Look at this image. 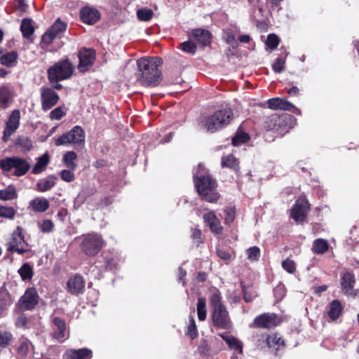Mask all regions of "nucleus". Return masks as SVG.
I'll list each match as a JSON object with an SVG mask.
<instances>
[{
    "instance_id": "f257e3e1",
    "label": "nucleus",
    "mask_w": 359,
    "mask_h": 359,
    "mask_svg": "<svg viewBox=\"0 0 359 359\" xmlns=\"http://www.w3.org/2000/svg\"><path fill=\"white\" fill-rule=\"evenodd\" d=\"M162 65L160 57H145L137 61L140 76L138 81L143 86H156L160 83L161 73L158 67Z\"/></svg>"
},
{
    "instance_id": "f03ea898",
    "label": "nucleus",
    "mask_w": 359,
    "mask_h": 359,
    "mask_svg": "<svg viewBox=\"0 0 359 359\" xmlns=\"http://www.w3.org/2000/svg\"><path fill=\"white\" fill-rule=\"evenodd\" d=\"M195 186L201 198L210 203H214L219 198L216 190V182L208 175L204 166L199 163L194 173Z\"/></svg>"
},
{
    "instance_id": "7ed1b4c3",
    "label": "nucleus",
    "mask_w": 359,
    "mask_h": 359,
    "mask_svg": "<svg viewBox=\"0 0 359 359\" xmlns=\"http://www.w3.org/2000/svg\"><path fill=\"white\" fill-rule=\"evenodd\" d=\"M210 303L212 310L211 316L214 325L222 329L229 328L231 320L229 312L222 302L221 294L218 290L212 293L210 297Z\"/></svg>"
},
{
    "instance_id": "20e7f679",
    "label": "nucleus",
    "mask_w": 359,
    "mask_h": 359,
    "mask_svg": "<svg viewBox=\"0 0 359 359\" xmlns=\"http://www.w3.org/2000/svg\"><path fill=\"white\" fill-rule=\"evenodd\" d=\"M233 118L230 108L219 109L205 118L204 127L209 132L214 133L228 125Z\"/></svg>"
},
{
    "instance_id": "39448f33",
    "label": "nucleus",
    "mask_w": 359,
    "mask_h": 359,
    "mask_svg": "<svg viewBox=\"0 0 359 359\" xmlns=\"http://www.w3.org/2000/svg\"><path fill=\"white\" fill-rule=\"evenodd\" d=\"M295 121L294 117L288 114H273L265 121L264 128L267 130L276 131L279 133H286L287 128H293Z\"/></svg>"
},
{
    "instance_id": "423d86ee",
    "label": "nucleus",
    "mask_w": 359,
    "mask_h": 359,
    "mask_svg": "<svg viewBox=\"0 0 359 359\" xmlns=\"http://www.w3.org/2000/svg\"><path fill=\"white\" fill-rule=\"evenodd\" d=\"M74 67L67 59L60 60L48 69V78L50 82H57L69 79Z\"/></svg>"
},
{
    "instance_id": "0eeeda50",
    "label": "nucleus",
    "mask_w": 359,
    "mask_h": 359,
    "mask_svg": "<svg viewBox=\"0 0 359 359\" xmlns=\"http://www.w3.org/2000/svg\"><path fill=\"white\" fill-rule=\"evenodd\" d=\"M0 168L4 172L14 169V175L20 177L25 175L30 169V164L25 158L20 157H7L0 159Z\"/></svg>"
},
{
    "instance_id": "6e6552de",
    "label": "nucleus",
    "mask_w": 359,
    "mask_h": 359,
    "mask_svg": "<svg viewBox=\"0 0 359 359\" xmlns=\"http://www.w3.org/2000/svg\"><path fill=\"white\" fill-rule=\"evenodd\" d=\"M85 142V133L81 126H76L68 133L63 134L55 140L56 146L73 144L74 147L82 146Z\"/></svg>"
},
{
    "instance_id": "1a4fd4ad",
    "label": "nucleus",
    "mask_w": 359,
    "mask_h": 359,
    "mask_svg": "<svg viewBox=\"0 0 359 359\" xmlns=\"http://www.w3.org/2000/svg\"><path fill=\"white\" fill-rule=\"evenodd\" d=\"M28 246V243L25 241L23 235V229L20 226H17L11 235L10 241L6 243L7 251L23 255L29 250Z\"/></svg>"
},
{
    "instance_id": "9d476101",
    "label": "nucleus",
    "mask_w": 359,
    "mask_h": 359,
    "mask_svg": "<svg viewBox=\"0 0 359 359\" xmlns=\"http://www.w3.org/2000/svg\"><path fill=\"white\" fill-rule=\"evenodd\" d=\"M104 243V242L101 235L91 233L83 236L81 248L86 255L93 256L100 251Z\"/></svg>"
},
{
    "instance_id": "9b49d317",
    "label": "nucleus",
    "mask_w": 359,
    "mask_h": 359,
    "mask_svg": "<svg viewBox=\"0 0 359 359\" xmlns=\"http://www.w3.org/2000/svg\"><path fill=\"white\" fill-rule=\"evenodd\" d=\"M39 302L37 291L34 287L27 288L18 302V307L23 311L33 309Z\"/></svg>"
},
{
    "instance_id": "f8f14e48",
    "label": "nucleus",
    "mask_w": 359,
    "mask_h": 359,
    "mask_svg": "<svg viewBox=\"0 0 359 359\" xmlns=\"http://www.w3.org/2000/svg\"><path fill=\"white\" fill-rule=\"evenodd\" d=\"M278 323L279 320L276 314L266 313L257 316L250 327L253 328L271 329L276 327Z\"/></svg>"
},
{
    "instance_id": "ddd939ff",
    "label": "nucleus",
    "mask_w": 359,
    "mask_h": 359,
    "mask_svg": "<svg viewBox=\"0 0 359 359\" xmlns=\"http://www.w3.org/2000/svg\"><path fill=\"white\" fill-rule=\"evenodd\" d=\"M78 57L79 59L78 69L81 72H85L94 64L96 53L92 48H82L79 50Z\"/></svg>"
},
{
    "instance_id": "4468645a",
    "label": "nucleus",
    "mask_w": 359,
    "mask_h": 359,
    "mask_svg": "<svg viewBox=\"0 0 359 359\" xmlns=\"http://www.w3.org/2000/svg\"><path fill=\"white\" fill-rule=\"evenodd\" d=\"M309 210L308 201L304 198H299L291 210V217L297 222H303Z\"/></svg>"
},
{
    "instance_id": "2eb2a0df",
    "label": "nucleus",
    "mask_w": 359,
    "mask_h": 359,
    "mask_svg": "<svg viewBox=\"0 0 359 359\" xmlns=\"http://www.w3.org/2000/svg\"><path fill=\"white\" fill-rule=\"evenodd\" d=\"M67 24L57 19L50 28L42 36V41L46 44H50L56 38H60L66 30Z\"/></svg>"
},
{
    "instance_id": "dca6fc26",
    "label": "nucleus",
    "mask_w": 359,
    "mask_h": 359,
    "mask_svg": "<svg viewBox=\"0 0 359 359\" xmlns=\"http://www.w3.org/2000/svg\"><path fill=\"white\" fill-rule=\"evenodd\" d=\"M20 111L13 110L9 116L4 130L3 140L7 142L11 136L17 130L20 126Z\"/></svg>"
},
{
    "instance_id": "f3484780",
    "label": "nucleus",
    "mask_w": 359,
    "mask_h": 359,
    "mask_svg": "<svg viewBox=\"0 0 359 359\" xmlns=\"http://www.w3.org/2000/svg\"><path fill=\"white\" fill-rule=\"evenodd\" d=\"M41 100L42 109L48 111L57 103L59 96L53 89L44 88L41 91Z\"/></svg>"
},
{
    "instance_id": "a211bd4d",
    "label": "nucleus",
    "mask_w": 359,
    "mask_h": 359,
    "mask_svg": "<svg viewBox=\"0 0 359 359\" xmlns=\"http://www.w3.org/2000/svg\"><path fill=\"white\" fill-rule=\"evenodd\" d=\"M268 107L273 110H285V111H291L292 109H294V112L297 114H301V110L294 107V105L288 102L287 100L280 98V97H274L267 100Z\"/></svg>"
},
{
    "instance_id": "6ab92c4d",
    "label": "nucleus",
    "mask_w": 359,
    "mask_h": 359,
    "mask_svg": "<svg viewBox=\"0 0 359 359\" xmlns=\"http://www.w3.org/2000/svg\"><path fill=\"white\" fill-rule=\"evenodd\" d=\"M80 18L84 23L93 25L100 18V13L95 8L84 6L80 11Z\"/></svg>"
},
{
    "instance_id": "aec40b11",
    "label": "nucleus",
    "mask_w": 359,
    "mask_h": 359,
    "mask_svg": "<svg viewBox=\"0 0 359 359\" xmlns=\"http://www.w3.org/2000/svg\"><path fill=\"white\" fill-rule=\"evenodd\" d=\"M67 286L69 292L72 294H78L83 292L85 282L81 275L76 274L68 280Z\"/></svg>"
},
{
    "instance_id": "412c9836",
    "label": "nucleus",
    "mask_w": 359,
    "mask_h": 359,
    "mask_svg": "<svg viewBox=\"0 0 359 359\" xmlns=\"http://www.w3.org/2000/svg\"><path fill=\"white\" fill-rule=\"evenodd\" d=\"M355 282L354 275L351 272L347 271L343 274L341 280V286L346 294L353 297L356 295L353 290Z\"/></svg>"
},
{
    "instance_id": "4be33fe9",
    "label": "nucleus",
    "mask_w": 359,
    "mask_h": 359,
    "mask_svg": "<svg viewBox=\"0 0 359 359\" xmlns=\"http://www.w3.org/2000/svg\"><path fill=\"white\" fill-rule=\"evenodd\" d=\"M54 330L53 337L58 341L62 342L66 338V323L65 320L55 317L53 318Z\"/></svg>"
},
{
    "instance_id": "5701e85b",
    "label": "nucleus",
    "mask_w": 359,
    "mask_h": 359,
    "mask_svg": "<svg viewBox=\"0 0 359 359\" xmlns=\"http://www.w3.org/2000/svg\"><path fill=\"white\" fill-rule=\"evenodd\" d=\"M211 33L204 29H194L192 30L190 37L197 41L203 46H208L210 43Z\"/></svg>"
},
{
    "instance_id": "b1692460",
    "label": "nucleus",
    "mask_w": 359,
    "mask_h": 359,
    "mask_svg": "<svg viewBox=\"0 0 359 359\" xmlns=\"http://www.w3.org/2000/svg\"><path fill=\"white\" fill-rule=\"evenodd\" d=\"M33 349L34 346L29 340L22 339L18 348V356L20 359H29L32 358Z\"/></svg>"
},
{
    "instance_id": "393cba45",
    "label": "nucleus",
    "mask_w": 359,
    "mask_h": 359,
    "mask_svg": "<svg viewBox=\"0 0 359 359\" xmlns=\"http://www.w3.org/2000/svg\"><path fill=\"white\" fill-rule=\"evenodd\" d=\"M92 351L87 348L69 349L65 352V359H91Z\"/></svg>"
},
{
    "instance_id": "a878e982",
    "label": "nucleus",
    "mask_w": 359,
    "mask_h": 359,
    "mask_svg": "<svg viewBox=\"0 0 359 359\" xmlns=\"http://www.w3.org/2000/svg\"><path fill=\"white\" fill-rule=\"evenodd\" d=\"M49 207V201L46 198L36 197L29 201L28 209L35 212H44Z\"/></svg>"
},
{
    "instance_id": "bb28decb",
    "label": "nucleus",
    "mask_w": 359,
    "mask_h": 359,
    "mask_svg": "<svg viewBox=\"0 0 359 359\" xmlns=\"http://www.w3.org/2000/svg\"><path fill=\"white\" fill-rule=\"evenodd\" d=\"M204 221L208 224L211 231L216 234H219L222 231V226L219 220L217 218L213 212H209L203 215Z\"/></svg>"
},
{
    "instance_id": "cd10ccee",
    "label": "nucleus",
    "mask_w": 359,
    "mask_h": 359,
    "mask_svg": "<svg viewBox=\"0 0 359 359\" xmlns=\"http://www.w3.org/2000/svg\"><path fill=\"white\" fill-rule=\"evenodd\" d=\"M342 312V305L338 299L332 301L327 306V313L332 320H336L339 318Z\"/></svg>"
},
{
    "instance_id": "c85d7f7f",
    "label": "nucleus",
    "mask_w": 359,
    "mask_h": 359,
    "mask_svg": "<svg viewBox=\"0 0 359 359\" xmlns=\"http://www.w3.org/2000/svg\"><path fill=\"white\" fill-rule=\"evenodd\" d=\"M13 97V93L8 87L3 86L0 88V110L8 107L9 102Z\"/></svg>"
},
{
    "instance_id": "c756f323",
    "label": "nucleus",
    "mask_w": 359,
    "mask_h": 359,
    "mask_svg": "<svg viewBox=\"0 0 359 359\" xmlns=\"http://www.w3.org/2000/svg\"><path fill=\"white\" fill-rule=\"evenodd\" d=\"M56 179L54 175H49L39 181L36 184L39 191L45 192L52 189L55 185Z\"/></svg>"
},
{
    "instance_id": "7c9ffc66",
    "label": "nucleus",
    "mask_w": 359,
    "mask_h": 359,
    "mask_svg": "<svg viewBox=\"0 0 359 359\" xmlns=\"http://www.w3.org/2000/svg\"><path fill=\"white\" fill-rule=\"evenodd\" d=\"M49 163V156L47 153L44 154L43 156L39 157L37 158V161L34 166L32 172L34 175L39 174L42 172L46 165Z\"/></svg>"
},
{
    "instance_id": "2f4dec72",
    "label": "nucleus",
    "mask_w": 359,
    "mask_h": 359,
    "mask_svg": "<svg viewBox=\"0 0 359 359\" xmlns=\"http://www.w3.org/2000/svg\"><path fill=\"white\" fill-rule=\"evenodd\" d=\"M17 58V53L15 51H11L0 57V62L2 65L11 67L15 65Z\"/></svg>"
},
{
    "instance_id": "473e14b6",
    "label": "nucleus",
    "mask_w": 359,
    "mask_h": 359,
    "mask_svg": "<svg viewBox=\"0 0 359 359\" xmlns=\"http://www.w3.org/2000/svg\"><path fill=\"white\" fill-rule=\"evenodd\" d=\"M20 30L25 38L29 39L34 33V28L32 24V20L25 18L22 20Z\"/></svg>"
},
{
    "instance_id": "72a5a7b5",
    "label": "nucleus",
    "mask_w": 359,
    "mask_h": 359,
    "mask_svg": "<svg viewBox=\"0 0 359 359\" xmlns=\"http://www.w3.org/2000/svg\"><path fill=\"white\" fill-rule=\"evenodd\" d=\"M222 337L231 349H233L238 353L242 352V344L236 338L229 334L222 335Z\"/></svg>"
},
{
    "instance_id": "f704fd0d",
    "label": "nucleus",
    "mask_w": 359,
    "mask_h": 359,
    "mask_svg": "<svg viewBox=\"0 0 359 359\" xmlns=\"http://www.w3.org/2000/svg\"><path fill=\"white\" fill-rule=\"evenodd\" d=\"M222 165L223 167H227L233 169L235 172L239 170L238 160L232 155L229 154L222 158Z\"/></svg>"
},
{
    "instance_id": "c9c22d12",
    "label": "nucleus",
    "mask_w": 359,
    "mask_h": 359,
    "mask_svg": "<svg viewBox=\"0 0 359 359\" xmlns=\"http://www.w3.org/2000/svg\"><path fill=\"white\" fill-rule=\"evenodd\" d=\"M18 273L22 280H31L34 275L33 269L29 263H25L18 269Z\"/></svg>"
},
{
    "instance_id": "e433bc0d",
    "label": "nucleus",
    "mask_w": 359,
    "mask_h": 359,
    "mask_svg": "<svg viewBox=\"0 0 359 359\" xmlns=\"http://www.w3.org/2000/svg\"><path fill=\"white\" fill-rule=\"evenodd\" d=\"M328 250V243L326 240L316 239L313 244L312 250L316 254H323Z\"/></svg>"
},
{
    "instance_id": "4c0bfd02",
    "label": "nucleus",
    "mask_w": 359,
    "mask_h": 359,
    "mask_svg": "<svg viewBox=\"0 0 359 359\" xmlns=\"http://www.w3.org/2000/svg\"><path fill=\"white\" fill-rule=\"evenodd\" d=\"M17 197L15 188L9 185L5 189L0 190V199L2 201H11Z\"/></svg>"
},
{
    "instance_id": "58836bf2",
    "label": "nucleus",
    "mask_w": 359,
    "mask_h": 359,
    "mask_svg": "<svg viewBox=\"0 0 359 359\" xmlns=\"http://www.w3.org/2000/svg\"><path fill=\"white\" fill-rule=\"evenodd\" d=\"M16 214V210L13 207L0 206V222L3 219H13Z\"/></svg>"
},
{
    "instance_id": "ea45409f",
    "label": "nucleus",
    "mask_w": 359,
    "mask_h": 359,
    "mask_svg": "<svg viewBox=\"0 0 359 359\" xmlns=\"http://www.w3.org/2000/svg\"><path fill=\"white\" fill-rule=\"evenodd\" d=\"M76 157L77 155L74 151H67L64 154L63 161L69 169L74 170L76 168V164L74 163Z\"/></svg>"
},
{
    "instance_id": "a19ab883",
    "label": "nucleus",
    "mask_w": 359,
    "mask_h": 359,
    "mask_svg": "<svg viewBox=\"0 0 359 359\" xmlns=\"http://www.w3.org/2000/svg\"><path fill=\"white\" fill-rule=\"evenodd\" d=\"M206 302L203 297L198 299L197 302V313L199 320H205L206 318Z\"/></svg>"
},
{
    "instance_id": "79ce46f5",
    "label": "nucleus",
    "mask_w": 359,
    "mask_h": 359,
    "mask_svg": "<svg viewBox=\"0 0 359 359\" xmlns=\"http://www.w3.org/2000/svg\"><path fill=\"white\" fill-rule=\"evenodd\" d=\"M154 12L150 8H142L137 11V17L140 21H149L152 18Z\"/></svg>"
},
{
    "instance_id": "37998d69",
    "label": "nucleus",
    "mask_w": 359,
    "mask_h": 359,
    "mask_svg": "<svg viewBox=\"0 0 359 359\" xmlns=\"http://www.w3.org/2000/svg\"><path fill=\"white\" fill-rule=\"evenodd\" d=\"M187 334L192 339H195L198 336L196 322L194 317L191 316H190L189 318V325L187 327Z\"/></svg>"
},
{
    "instance_id": "c03bdc74",
    "label": "nucleus",
    "mask_w": 359,
    "mask_h": 359,
    "mask_svg": "<svg viewBox=\"0 0 359 359\" xmlns=\"http://www.w3.org/2000/svg\"><path fill=\"white\" fill-rule=\"evenodd\" d=\"M250 137L243 132H238L237 134L232 139V144L233 146H239L241 144L245 143Z\"/></svg>"
},
{
    "instance_id": "a18cd8bd",
    "label": "nucleus",
    "mask_w": 359,
    "mask_h": 359,
    "mask_svg": "<svg viewBox=\"0 0 359 359\" xmlns=\"http://www.w3.org/2000/svg\"><path fill=\"white\" fill-rule=\"evenodd\" d=\"M266 343L269 347H272L276 345H283L284 341L278 334H273L268 336L266 338Z\"/></svg>"
},
{
    "instance_id": "49530a36",
    "label": "nucleus",
    "mask_w": 359,
    "mask_h": 359,
    "mask_svg": "<svg viewBox=\"0 0 359 359\" xmlns=\"http://www.w3.org/2000/svg\"><path fill=\"white\" fill-rule=\"evenodd\" d=\"M246 255L250 261H257L260 257V250L257 246L251 247L246 250Z\"/></svg>"
},
{
    "instance_id": "de8ad7c7",
    "label": "nucleus",
    "mask_w": 359,
    "mask_h": 359,
    "mask_svg": "<svg viewBox=\"0 0 359 359\" xmlns=\"http://www.w3.org/2000/svg\"><path fill=\"white\" fill-rule=\"evenodd\" d=\"M279 41L280 40L277 35L275 34H270L267 36L266 45L271 50H274L278 46Z\"/></svg>"
},
{
    "instance_id": "09e8293b",
    "label": "nucleus",
    "mask_w": 359,
    "mask_h": 359,
    "mask_svg": "<svg viewBox=\"0 0 359 359\" xmlns=\"http://www.w3.org/2000/svg\"><path fill=\"white\" fill-rule=\"evenodd\" d=\"M183 51L191 54H194L196 52V46L194 42L191 41H184L180 45Z\"/></svg>"
},
{
    "instance_id": "8fccbe9b",
    "label": "nucleus",
    "mask_w": 359,
    "mask_h": 359,
    "mask_svg": "<svg viewBox=\"0 0 359 359\" xmlns=\"http://www.w3.org/2000/svg\"><path fill=\"white\" fill-rule=\"evenodd\" d=\"M65 114L62 107H57L50 112L49 117L51 120H60Z\"/></svg>"
},
{
    "instance_id": "3c124183",
    "label": "nucleus",
    "mask_w": 359,
    "mask_h": 359,
    "mask_svg": "<svg viewBox=\"0 0 359 359\" xmlns=\"http://www.w3.org/2000/svg\"><path fill=\"white\" fill-rule=\"evenodd\" d=\"M283 268L289 273H293L295 272V264L293 260L287 258L282 262Z\"/></svg>"
},
{
    "instance_id": "603ef678",
    "label": "nucleus",
    "mask_w": 359,
    "mask_h": 359,
    "mask_svg": "<svg viewBox=\"0 0 359 359\" xmlns=\"http://www.w3.org/2000/svg\"><path fill=\"white\" fill-rule=\"evenodd\" d=\"M12 339V334L8 332L0 333V346L4 348L9 344Z\"/></svg>"
},
{
    "instance_id": "864d4df0",
    "label": "nucleus",
    "mask_w": 359,
    "mask_h": 359,
    "mask_svg": "<svg viewBox=\"0 0 359 359\" xmlns=\"http://www.w3.org/2000/svg\"><path fill=\"white\" fill-rule=\"evenodd\" d=\"M225 223L230 224L235 218V211L232 208H227L224 211Z\"/></svg>"
},
{
    "instance_id": "5fc2aeb1",
    "label": "nucleus",
    "mask_w": 359,
    "mask_h": 359,
    "mask_svg": "<svg viewBox=\"0 0 359 359\" xmlns=\"http://www.w3.org/2000/svg\"><path fill=\"white\" fill-rule=\"evenodd\" d=\"M223 39L228 44H233L236 41L233 31L231 29H226L224 31Z\"/></svg>"
},
{
    "instance_id": "6e6d98bb",
    "label": "nucleus",
    "mask_w": 359,
    "mask_h": 359,
    "mask_svg": "<svg viewBox=\"0 0 359 359\" xmlns=\"http://www.w3.org/2000/svg\"><path fill=\"white\" fill-rule=\"evenodd\" d=\"M285 60L282 58H277L273 64V70L276 73H280L285 69Z\"/></svg>"
},
{
    "instance_id": "4d7b16f0",
    "label": "nucleus",
    "mask_w": 359,
    "mask_h": 359,
    "mask_svg": "<svg viewBox=\"0 0 359 359\" xmlns=\"http://www.w3.org/2000/svg\"><path fill=\"white\" fill-rule=\"evenodd\" d=\"M73 170H63L60 172V177L62 180L67 182H71L74 180V175L72 172Z\"/></svg>"
},
{
    "instance_id": "13d9d810",
    "label": "nucleus",
    "mask_w": 359,
    "mask_h": 359,
    "mask_svg": "<svg viewBox=\"0 0 359 359\" xmlns=\"http://www.w3.org/2000/svg\"><path fill=\"white\" fill-rule=\"evenodd\" d=\"M53 224L50 219H45L40 224V229L43 233H49L52 231Z\"/></svg>"
},
{
    "instance_id": "bf43d9fd",
    "label": "nucleus",
    "mask_w": 359,
    "mask_h": 359,
    "mask_svg": "<svg viewBox=\"0 0 359 359\" xmlns=\"http://www.w3.org/2000/svg\"><path fill=\"white\" fill-rule=\"evenodd\" d=\"M18 144L26 150H30L32 147V142L28 138L20 139Z\"/></svg>"
},
{
    "instance_id": "052dcab7",
    "label": "nucleus",
    "mask_w": 359,
    "mask_h": 359,
    "mask_svg": "<svg viewBox=\"0 0 359 359\" xmlns=\"http://www.w3.org/2000/svg\"><path fill=\"white\" fill-rule=\"evenodd\" d=\"M27 317L25 315H20L18 317L15 325L18 327L26 328L27 327Z\"/></svg>"
},
{
    "instance_id": "680f3d73",
    "label": "nucleus",
    "mask_w": 359,
    "mask_h": 359,
    "mask_svg": "<svg viewBox=\"0 0 359 359\" xmlns=\"http://www.w3.org/2000/svg\"><path fill=\"white\" fill-rule=\"evenodd\" d=\"M191 236L193 239L195 241V242L197 243V245H198V244L202 242L201 230L197 229H193Z\"/></svg>"
},
{
    "instance_id": "e2e57ef3",
    "label": "nucleus",
    "mask_w": 359,
    "mask_h": 359,
    "mask_svg": "<svg viewBox=\"0 0 359 359\" xmlns=\"http://www.w3.org/2000/svg\"><path fill=\"white\" fill-rule=\"evenodd\" d=\"M217 254L220 259L224 260H228L231 257V255L223 250H217Z\"/></svg>"
},
{
    "instance_id": "0e129e2a",
    "label": "nucleus",
    "mask_w": 359,
    "mask_h": 359,
    "mask_svg": "<svg viewBox=\"0 0 359 359\" xmlns=\"http://www.w3.org/2000/svg\"><path fill=\"white\" fill-rule=\"evenodd\" d=\"M243 292L244 301L248 303L251 302L253 300V297L247 291L245 286H243Z\"/></svg>"
},
{
    "instance_id": "69168bd1",
    "label": "nucleus",
    "mask_w": 359,
    "mask_h": 359,
    "mask_svg": "<svg viewBox=\"0 0 359 359\" xmlns=\"http://www.w3.org/2000/svg\"><path fill=\"white\" fill-rule=\"evenodd\" d=\"M283 0H266L267 3L269 4L273 9H277L279 10L280 8V3Z\"/></svg>"
},
{
    "instance_id": "338daca9",
    "label": "nucleus",
    "mask_w": 359,
    "mask_h": 359,
    "mask_svg": "<svg viewBox=\"0 0 359 359\" xmlns=\"http://www.w3.org/2000/svg\"><path fill=\"white\" fill-rule=\"evenodd\" d=\"M198 349L200 353L203 355H206L209 351L208 345L205 342H203L202 344H201Z\"/></svg>"
},
{
    "instance_id": "774afa93",
    "label": "nucleus",
    "mask_w": 359,
    "mask_h": 359,
    "mask_svg": "<svg viewBox=\"0 0 359 359\" xmlns=\"http://www.w3.org/2000/svg\"><path fill=\"white\" fill-rule=\"evenodd\" d=\"M238 40L241 43H248L250 41V37L249 35H247V34L241 35L238 37Z\"/></svg>"
}]
</instances>
